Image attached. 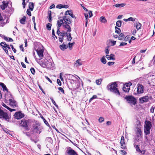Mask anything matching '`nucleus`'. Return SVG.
Masks as SVG:
<instances>
[{
  "mask_svg": "<svg viewBox=\"0 0 155 155\" xmlns=\"http://www.w3.org/2000/svg\"><path fill=\"white\" fill-rule=\"evenodd\" d=\"M117 84L116 82L110 83L107 86L108 90L115 94L116 95H120V93L117 88Z\"/></svg>",
  "mask_w": 155,
  "mask_h": 155,
  "instance_id": "nucleus-1",
  "label": "nucleus"
},
{
  "mask_svg": "<svg viewBox=\"0 0 155 155\" xmlns=\"http://www.w3.org/2000/svg\"><path fill=\"white\" fill-rule=\"evenodd\" d=\"M48 59L49 61L45 58H44L43 62H42V61L39 60L38 63L43 67L47 68H51V67L53 66L54 63L51 61H51V58L50 57H48Z\"/></svg>",
  "mask_w": 155,
  "mask_h": 155,
  "instance_id": "nucleus-2",
  "label": "nucleus"
},
{
  "mask_svg": "<svg viewBox=\"0 0 155 155\" xmlns=\"http://www.w3.org/2000/svg\"><path fill=\"white\" fill-rule=\"evenodd\" d=\"M5 98L8 99L9 101V105L12 107H15L17 106V102L14 100L12 95L9 93L8 95H5Z\"/></svg>",
  "mask_w": 155,
  "mask_h": 155,
  "instance_id": "nucleus-3",
  "label": "nucleus"
},
{
  "mask_svg": "<svg viewBox=\"0 0 155 155\" xmlns=\"http://www.w3.org/2000/svg\"><path fill=\"white\" fill-rule=\"evenodd\" d=\"M152 127V124L149 121H146L144 125V132L146 135H149L150 134V130Z\"/></svg>",
  "mask_w": 155,
  "mask_h": 155,
  "instance_id": "nucleus-4",
  "label": "nucleus"
},
{
  "mask_svg": "<svg viewBox=\"0 0 155 155\" xmlns=\"http://www.w3.org/2000/svg\"><path fill=\"white\" fill-rule=\"evenodd\" d=\"M42 127L39 123H37L33 125L31 131L33 133L35 132L38 134H40L42 131Z\"/></svg>",
  "mask_w": 155,
  "mask_h": 155,
  "instance_id": "nucleus-5",
  "label": "nucleus"
},
{
  "mask_svg": "<svg viewBox=\"0 0 155 155\" xmlns=\"http://www.w3.org/2000/svg\"><path fill=\"white\" fill-rule=\"evenodd\" d=\"M11 116L9 115L8 114L4 112V111L1 109V107L0 105V118L3 119L7 121H8L10 119Z\"/></svg>",
  "mask_w": 155,
  "mask_h": 155,
  "instance_id": "nucleus-6",
  "label": "nucleus"
},
{
  "mask_svg": "<svg viewBox=\"0 0 155 155\" xmlns=\"http://www.w3.org/2000/svg\"><path fill=\"white\" fill-rule=\"evenodd\" d=\"M65 153L69 155H78L74 150L69 147H68L66 148Z\"/></svg>",
  "mask_w": 155,
  "mask_h": 155,
  "instance_id": "nucleus-7",
  "label": "nucleus"
},
{
  "mask_svg": "<svg viewBox=\"0 0 155 155\" xmlns=\"http://www.w3.org/2000/svg\"><path fill=\"white\" fill-rule=\"evenodd\" d=\"M20 124L21 126L24 127L27 130H29L28 128V126L29 124V120H21Z\"/></svg>",
  "mask_w": 155,
  "mask_h": 155,
  "instance_id": "nucleus-8",
  "label": "nucleus"
},
{
  "mask_svg": "<svg viewBox=\"0 0 155 155\" xmlns=\"http://www.w3.org/2000/svg\"><path fill=\"white\" fill-rule=\"evenodd\" d=\"M36 51L38 57L40 58L38 59L36 58V61L38 63L39 60L40 61V60L42 59L43 58L44 56L43 53L44 52V50L43 49H37L36 50Z\"/></svg>",
  "mask_w": 155,
  "mask_h": 155,
  "instance_id": "nucleus-9",
  "label": "nucleus"
},
{
  "mask_svg": "<svg viewBox=\"0 0 155 155\" xmlns=\"http://www.w3.org/2000/svg\"><path fill=\"white\" fill-rule=\"evenodd\" d=\"M125 99L129 103L135 105L136 104V99L132 96H126Z\"/></svg>",
  "mask_w": 155,
  "mask_h": 155,
  "instance_id": "nucleus-10",
  "label": "nucleus"
},
{
  "mask_svg": "<svg viewBox=\"0 0 155 155\" xmlns=\"http://www.w3.org/2000/svg\"><path fill=\"white\" fill-rule=\"evenodd\" d=\"M137 93L139 94L143 93L144 91V87L143 86L140 84H138L137 85Z\"/></svg>",
  "mask_w": 155,
  "mask_h": 155,
  "instance_id": "nucleus-11",
  "label": "nucleus"
},
{
  "mask_svg": "<svg viewBox=\"0 0 155 155\" xmlns=\"http://www.w3.org/2000/svg\"><path fill=\"white\" fill-rule=\"evenodd\" d=\"M132 85V83L131 82L125 84L123 88V91L124 92H129L130 89V87Z\"/></svg>",
  "mask_w": 155,
  "mask_h": 155,
  "instance_id": "nucleus-12",
  "label": "nucleus"
},
{
  "mask_svg": "<svg viewBox=\"0 0 155 155\" xmlns=\"http://www.w3.org/2000/svg\"><path fill=\"white\" fill-rule=\"evenodd\" d=\"M7 21L8 19H3V17L2 16L0 13V25L3 26L7 22Z\"/></svg>",
  "mask_w": 155,
  "mask_h": 155,
  "instance_id": "nucleus-13",
  "label": "nucleus"
},
{
  "mask_svg": "<svg viewBox=\"0 0 155 155\" xmlns=\"http://www.w3.org/2000/svg\"><path fill=\"white\" fill-rule=\"evenodd\" d=\"M15 118L18 120L21 119L24 117V115L21 112H16L15 115Z\"/></svg>",
  "mask_w": 155,
  "mask_h": 155,
  "instance_id": "nucleus-14",
  "label": "nucleus"
},
{
  "mask_svg": "<svg viewBox=\"0 0 155 155\" xmlns=\"http://www.w3.org/2000/svg\"><path fill=\"white\" fill-rule=\"evenodd\" d=\"M134 147H135L136 151L139 153V154H141L142 155H143L145 154V150H141L140 149V148L138 145H135L134 144Z\"/></svg>",
  "mask_w": 155,
  "mask_h": 155,
  "instance_id": "nucleus-15",
  "label": "nucleus"
},
{
  "mask_svg": "<svg viewBox=\"0 0 155 155\" xmlns=\"http://www.w3.org/2000/svg\"><path fill=\"white\" fill-rule=\"evenodd\" d=\"M149 97L148 96H145L143 97H141L139 99V101L141 103L146 102L148 101Z\"/></svg>",
  "mask_w": 155,
  "mask_h": 155,
  "instance_id": "nucleus-16",
  "label": "nucleus"
},
{
  "mask_svg": "<svg viewBox=\"0 0 155 155\" xmlns=\"http://www.w3.org/2000/svg\"><path fill=\"white\" fill-rule=\"evenodd\" d=\"M120 144L122 148L123 149H125L126 148V145L124 142V138L123 136H122L121 137Z\"/></svg>",
  "mask_w": 155,
  "mask_h": 155,
  "instance_id": "nucleus-17",
  "label": "nucleus"
},
{
  "mask_svg": "<svg viewBox=\"0 0 155 155\" xmlns=\"http://www.w3.org/2000/svg\"><path fill=\"white\" fill-rule=\"evenodd\" d=\"M137 129L136 133L137 134V137H141L142 134V131L141 127H137Z\"/></svg>",
  "mask_w": 155,
  "mask_h": 155,
  "instance_id": "nucleus-18",
  "label": "nucleus"
},
{
  "mask_svg": "<svg viewBox=\"0 0 155 155\" xmlns=\"http://www.w3.org/2000/svg\"><path fill=\"white\" fill-rule=\"evenodd\" d=\"M114 55L113 54H111L110 55H107L106 56V57L107 59V60H115V58H114Z\"/></svg>",
  "mask_w": 155,
  "mask_h": 155,
  "instance_id": "nucleus-19",
  "label": "nucleus"
},
{
  "mask_svg": "<svg viewBox=\"0 0 155 155\" xmlns=\"http://www.w3.org/2000/svg\"><path fill=\"white\" fill-rule=\"evenodd\" d=\"M45 141L47 143V146L48 145L52 144L53 143V140L50 137H47L45 139Z\"/></svg>",
  "mask_w": 155,
  "mask_h": 155,
  "instance_id": "nucleus-20",
  "label": "nucleus"
},
{
  "mask_svg": "<svg viewBox=\"0 0 155 155\" xmlns=\"http://www.w3.org/2000/svg\"><path fill=\"white\" fill-rule=\"evenodd\" d=\"M63 21L65 22V23L70 24L71 23V21L70 20L69 17H67L65 16L63 17Z\"/></svg>",
  "mask_w": 155,
  "mask_h": 155,
  "instance_id": "nucleus-21",
  "label": "nucleus"
},
{
  "mask_svg": "<svg viewBox=\"0 0 155 155\" xmlns=\"http://www.w3.org/2000/svg\"><path fill=\"white\" fill-rule=\"evenodd\" d=\"M8 6V3L6 1H4L2 2V5H1V7L2 9H5Z\"/></svg>",
  "mask_w": 155,
  "mask_h": 155,
  "instance_id": "nucleus-22",
  "label": "nucleus"
},
{
  "mask_svg": "<svg viewBox=\"0 0 155 155\" xmlns=\"http://www.w3.org/2000/svg\"><path fill=\"white\" fill-rule=\"evenodd\" d=\"M68 12V14L70 15L72 18H74L75 19L76 18V17L73 14V13L71 11V10H67L65 13V15H67V12Z\"/></svg>",
  "mask_w": 155,
  "mask_h": 155,
  "instance_id": "nucleus-23",
  "label": "nucleus"
},
{
  "mask_svg": "<svg viewBox=\"0 0 155 155\" xmlns=\"http://www.w3.org/2000/svg\"><path fill=\"white\" fill-rule=\"evenodd\" d=\"M63 26L65 28L68 29V31H71V28L68 23H64L63 24Z\"/></svg>",
  "mask_w": 155,
  "mask_h": 155,
  "instance_id": "nucleus-24",
  "label": "nucleus"
},
{
  "mask_svg": "<svg viewBox=\"0 0 155 155\" xmlns=\"http://www.w3.org/2000/svg\"><path fill=\"white\" fill-rule=\"evenodd\" d=\"M59 48L62 51H64L68 48V46L67 45H66L63 43L62 45L59 46Z\"/></svg>",
  "mask_w": 155,
  "mask_h": 155,
  "instance_id": "nucleus-25",
  "label": "nucleus"
},
{
  "mask_svg": "<svg viewBox=\"0 0 155 155\" xmlns=\"http://www.w3.org/2000/svg\"><path fill=\"white\" fill-rule=\"evenodd\" d=\"M0 85L2 87L3 91H6L8 92V89L7 88L6 85L2 83H0Z\"/></svg>",
  "mask_w": 155,
  "mask_h": 155,
  "instance_id": "nucleus-26",
  "label": "nucleus"
},
{
  "mask_svg": "<svg viewBox=\"0 0 155 155\" xmlns=\"http://www.w3.org/2000/svg\"><path fill=\"white\" fill-rule=\"evenodd\" d=\"M126 4L125 3H122L121 4H117L113 5L114 6H115L117 8H121L124 6Z\"/></svg>",
  "mask_w": 155,
  "mask_h": 155,
  "instance_id": "nucleus-27",
  "label": "nucleus"
},
{
  "mask_svg": "<svg viewBox=\"0 0 155 155\" xmlns=\"http://www.w3.org/2000/svg\"><path fill=\"white\" fill-rule=\"evenodd\" d=\"M135 25H134V26L136 27V28L137 30L141 28V25L140 23L139 22H137Z\"/></svg>",
  "mask_w": 155,
  "mask_h": 155,
  "instance_id": "nucleus-28",
  "label": "nucleus"
},
{
  "mask_svg": "<svg viewBox=\"0 0 155 155\" xmlns=\"http://www.w3.org/2000/svg\"><path fill=\"white\" fill-rule=\"evenodd\" d=\"M63 19H61L60 20H58L57 21L58 25L59 27H61L62 24L64 23Z\"/></svg>",
  "mask_w": 155,
  "mask_h": 155,
  "instance_id": "nucleus-29",
  "label": "nucleus"
},
{
  "mask_svg": "<svg viewBox=\"0 0 155 155\" xmlns=\"http://www.w3.org/2000/svg\"><path fill=\"white\" fill-rule=\"evenodd\" d=\"M100 21L101 22L105 23L107 22V20L104 17L101 16L100 18Z\"/></svg>",
  "mask_w": 155,
  "mask_h": 155,
  "instance_id": "nucleus-30",
  "label": "nucleus"
},
{
  "mask_svg": "<svg viewBox=\"0 0 155 155\" xmlns=\"http://www.w3.org/2000/svg\"><path fill=\"white\" fill-rule=\"evenodd\" d=\"M29 8L31 11H32L34 8V4L32 2H30L29 4Z\"/></svg>",
  "mask_w": 155,
  "mask_h": 155,
  "instance_id": "nucleus-31",
  "label": "nucleus"
},
{
  "mask_svg": "<svg viewBox=\"0 0 155 155\" xmlns=\"http://www.w3.org/2000/svg\"><path fill=\"white\" fill-rule=\"evenodd\" d=\"M26 18L25 16H24L20 20V23L22 24H25V21Z\"/></svg>",
  "mask_w": 155,
  "mask_h": 155,
  "instance_id": "nucleus-32",
  "label": "nucleus"
},
{
  "mask_svg": "<svg viewBox=\"0 0 155 155\" xmlns=\"http://www.w3.org/2000/svg\"><path fill=\"white\" fill-rule=\"evenodd\" d=\"M125 35L123 33H120L118 36V39L120 40H123L125 37Z\"/></svg>",
  "mask_w": 155,
  "mask_h": 155,
  "instance_id": "nucleus-33",
  "label": "nucleus"
},
{
  "mask_svg": "<svg viewBox=\"0 0 155 155\" xmlns=\"http://www.w3.org/2000/svg\"><path fill=\"white\" fill-rule=\"evenodd\" d=\"M81 60L80 59H78L74 63L75 64H78V65L81 66L82 65V63L80 61Z\"/></svg>",
  "mask_w": 155,
  "mask_h": 155,
  "instance_id": "nucleus-34",
  "label": "nucleus"
},
{
  "mask_svg": "<svg viewBox=\"0 0 155 155\" xmlns=\"http://www.w3.org/2000/svg\"><path fill=\"white\" fill-rule=\"evenodd\" d=\"M101 61L102 63L104 64H105L106 63L107 61L104 56H103L101 59Z\"/></svg>",
  "mask_w": 155,
  "mask_h": 155,
  "instance_id": "nucleus-35",
  "label": "nucleus"
},
{
  "mask_svg": "<svg viewBox=\"0 0 155 155\" xmlns=\"http://www.w3.org/2000/svg\"><path fill=\"white\" fill-rule=\"evenodd\" d=\"M75 44V42H73L72 43H69L68 44L69 49L71 50L72 49L73 45Z\"/></svg>",
  "mask_w": 155,
  "mask_h": 155,
  "instance_id": "nucleus-36",
  "label": "nucleus"
},
{
  "mask_svg": "<svg viewBox=\"0 0 155 155\" xmlns=\"http://www.w3.org/2000/svg\"><path fill=\"white\" fill-rule=\"evenodd\" d=\"M121 24L122 21L120 20L117 21L116 23V25L119 27H120L121 26Z\"/></svg>",
  "mask_w": 155,
  "mask_h": 155,
  "instance_id": "nucleus-37",
  "label": "nucleus"
},
{
  "mask_svg": "<svg viewBox=\"0 0 155 155\" xmlns=\"http://www.w3.org/2000/svg\"><path fill=\"white\" fill-rule=\"evenodd\" d=\"M140 55H137V56H135V57L134 58L133 61H132V64H134L135 63V59L136 58H140Z\"/></svg>",
  "mask_w": 155,
  "mask_h": 155,
  "instance_id": "nucleus-38",
  "label": "nucleus"
},
{
  "mask_svg": "<svg viewBox=\"0 0 155 155\" xmlns=\"http://www.w3.org/2000/svg\"><path fill=\"white\" fill-rule=\"evenodd\" d=\"M115 32L117 34H119L121 32L120 29L119 28H117V26H115Z\"/></svg>",
  "mask_w": 155,
  "mask_h": 155,
  "instance_id": "nucleus-39",
  "label": "nucleus"
},
{
  "mask_svg": "<svg viewBox=\"0 0 155 155\" xmlns=\"http://www.w3.org/2000/svg\"><path fill=\"white\" fill-rule=\"evenodd\" d=\"M51 24L50 23H48L46 25L47 28L49 30H50L51 29Z\"/></svg>",
  "mask_w": 155,
  "mask_h": 155,
  "instance_id": "nucleus-40",
  "label": "nucleus"
},
{
  "mask_svg": "<svg viewBox=\"0 0 155 155\" xmlns=\"http://www.w3.org/2000/svg\"><path fill=\"white\" fill-rule=\"evenodd\" d=\"M102 81V79H101L97 80L96 81V84L97 85H100L101 84Z\"/></svg>",
  "mask_w": 155,
  "mask_h": 155,
  "instance_id": "nucleus-41",
  "label": "nucleus"
},
{
  "mask_svg": "<svg viewBox=\"0 0 155 155\" xmlns=\"http://www.w3.org/2000/svg\"><path fill=\"white\" fill-rule=\"evenodd\" d=\"M67 39L69 41H71L72 39V37L71 35V33H69V35H67Z\"/></svg>",
  "mask_w": 155,
  "mask_h": 155,
  "instance_id": "nucleus-42",
  "label": "nucleus"
},
{
  "mask_svg": "<svg viewBox=\"0 0 155 155\" xmlns=\"http://www.w3.org/2000/svg\"><path fill=\"white\" fill-rule=\"evenodd\" d=\"M97 97V95H94L92 97L90 98L89 100V102H91L93 99H96Z\"/></svg>",
  "mask_w": 155,
  "mask_h": 155,
  "instance_id": "nucleus-43",
  "label": "nucleus"
},
{
  "mask_svg": "<svg viewBox=\"0 0 155 155\" xmlns=\"http://www.w3.org/2000/svg\"><path fill=\"white\" fill-rule=\"evenodd\" d=\"M2 44H4L5 45V47H7V48H8V49H10V47L9 45H8L6 44V43L5 42H1V45H2Z\"/></svg>",
  "mask_w": 155,
  "mask_h": 155,
  "instance_id": "nucleus-44",
  "label": "nucleus"
},
{
  "mask_svg": "<svg viewBox=\"0 0 155 155\" xmlns=\"http://www.w3.org/2000/svg\"><path fill=\"white\" fill-rule=\"evenodd\" d=\"M56 8L59 9L62 8H63V5L61 4L58 5L56 6Z\"/></svg>",
  "mask_w": 155,
  "mask_h": 155,
  "instance_id": "nucleus-45",
  "label": "nucleus"
},
{
  "mask_svg": "<svg viewBox=\"0 0 155 155\" xmlns=\"http://www.w3.org/2000/svg\"><path fill=\"white\" fill-rule=\"evenodd\" d=\"M66 34V32L64 31H63V32H61V34L60 35V36H62V37H64Z\"/></svg>",
  "mask_w": 155,
  "mask_h": 155,
  "instance_id": "nucleus-46",
  "label": "nucleus"
},
{
  "mask_svg": "<svg viewBox=\"0 0 155 155\" xmlns=\"http://www.w3.org/2000/svg\"><path fill=\"white\" fill-rule=\"evenodd\" d=\"M50 99H51V101L52 102L53 104L54 105H55V106L56 107H58V105H57V104H56V102H55V101H54V100H53V98H51Z\"/></svg>",
  "mask_w": 155,
  "mask_h": 155,
  "instance_id": "nucleus-47",
  "label": "nucleus"
},
{
  "mask_svg": "<svg viewBox=\"0 0 155 155\" xmlns=\"http://www.w3.org/2000/svg\"><path fill=\"white\" fill-rule=\"evenodd\" d=\"M58 90L60 91L62 93L64 94V91L63 88L61 87H59L58 88Z\"/></svg>",
  "mask_w": 155,
  "mask_h": 155,
  "instance_id": "nucleus-48",
  "label": "nucleus"
},
{
  "mask_svg": "<svg viewBox=\"0 0 155 155\" xmlns=\"http://www.w3.org/2000/svg\"><path fill=\"white\" fill-rule=\"evenodd\" d=\"M129 38L130 37L129 36H127L126 37H125L124 38V41H127L128 40Z\"/></svg>",
  "mask_w": 155,
  "mask_h": 155,
  "instance_id": "nucleus-49",
  "label": "nucleus"
},
{
  "mask_svg": "<svg viewBox=\"0 0 155 155\" xmlns=\"http://www.w3.org/2000/svg\"><path fill=\"white\" fill-rule=\"evenodd\" d=\"M135 18H133L132 17H130L128 18L129 21H134L135 20Z\"/></svg>",
  "mask_w": 155,
  "mask_h": 155,
  "instance_id": "nucleus-50",
  "label": "nucleus"
},
{
  "mask_svg": "<svg viewBox=\"0 0 155 155\" xmlns=\"http://www.w3.org/2000/svg\"><path fill=\"white\" fill-rule=\"evenodd\" d=\"M98 120L100 123H101L104 121V119L103 117H100L99 119Z\"/></svg>",
  "mask_w": 155,
  "mask_h": 155,
  "instance_id": "nucleus-51",
  "label": "nucleus"
},
{
  "mask_svg": "<svg viewBox=\"0 0 155 155\" xmlns=\"http://www.w3.org/2000/svg\"><path fill=\"white\" fill-rule=\"evenodd\" d=\"M127 43L126 42H121L119 45V46H122L126 45Z\"/></svg>",
  "mask_w": 155,
  "mask_h": 155,
  "instance_id": "nucleus-52",
  "label": "nucleus"
},
{
  "mask_svg": "<svg viewBox=\"0 0 155 155\" xmlns=\"http://www.w3.org/2000/svg\"><path fill=\"white\" fill-rule=\"evenodd\" d=\"M10 46L12 48L13 51H14V52L15 53L16 52V50L15 48H14L13 45H11Z\"/></svg>",
  "mask_w": 155,
  "mask_h": 155,
  "instance_id": "nucleus-53",
  "label": "nucleus"
},
{
  "mask_svg": "<svg viewBox=\"0 0 155 155\" xmlns=\"http://www.w3.org/2000/svg\"><path fill=\"white\" fill-rule=\"evenodd\" d=\"M30 71H31V73H32V74H34L35 72V69L33 68H31L30 69Z\"/></svg>",
  "mask_w": 155,
  "mask_h": 155,
  "instance_id": "nucleus-54",
  "label": "nucleus"
},
{
  "mask_svg": "<svg viewBox=\"0 0 155 155\" xmlns=\"http://www.w3.org/2000/svg\"><path fill=\"white\" fill-rule=\"evenodd\" d=\"M154 108H155V107H154L153 106H152L150 109V112L152 113H153Z\"/></svg>",
  "mask_w": 155,
  "mask_h": 155,
  "instance_id": "nucleus-55",
  "label": "nucleus"
},
{
  "mask_svg": "<svg viewBox=\"0 0 155 155\" xmlns=\"http://www.w3.org/2000/svg\"><path fill=\"white\" fill-rule=\"evenodd\" d=\"M114 64V62H108L107 63V64L109 66H110L111 65H113Z\"/></svg>",
  "mask_w": 155,
  "mask_h": 155,
  "instance_id": "nucleus-56",
  "label": "nucleus"
},
{
  "mask_svg": "<svg viewBox=\"0 0 155 155\" xmlns=\"http://www.w3.org/2000/svg\"><path fill=\"white\" fill-rule=\"evenodd\" d=\"M57 83L59 86L61 85V81L59 79H58L57 80Z\"/></svg>",
  "mask_w": 155,
  "mask_h": 155,
  "instance_id": "nucleus-57",
  "label": "nucleus"
},
{
  "mask_svg": "<svg viewBox=\"0 0 155 155\" xmlns=\"http://www.w3.org/2000/svg\"><path fill=\"white\" fill-rule=\"evenodd\" d=\"M45 78L50 83H52V81L47 76H45Z\"/></svg>",
  "mask_w": 155,
  "mask_h": 155,
  "instance_id": "nucleus-58",
  "label": "nucleus"
},
{
  "mask_svg": "<svg viewBox=\"0 0 155 155\" xmlns=\"http://www.w3.org/2000/svg\"><path fill=\"white\" fill-rule=\"evenodd\" d=\"M62 74H62V73H60V78L61 79V81H63V78L62 77Z\"/></svg>",
  "mask_w": 155,
  "mask_h": 155,
  "instance_id": "nucleus-59",
  "label": "nucleus"
},
{
  "mask_svg": "<svg viewBox=\"0 0 155 155\" xmlns=\"http://www.w3.org/2000/svg\"><path fill=\"white\" fill-rule=\"evenodd\" d=\"M27 14L30 16H31V13L30 11H29L28 9L27 11Z\"/></svg>",
  "mask_w": 155,
  "mask_h": 155,
  "instance_id": "nucleus-60",
  "label": "nucleus"
},
{
  "mask_svg": "<svg viewBox=\"0 0 155 155\" xmlns=\"http://www.w3.org/2000/svg\"><path fill=\"white\" fill-rule=\"evenodd\" d=\"M84 16L85 17L86 20H87L88 19V15L87 14L84 13Z\"/></svg>",
  "mask_w": 155,
  "mask_h": 155,
  "instance_id": "nucleus-61",
  "label": "nucleus"
},
{
  "mask_svg": "<svg viewBox=\"0 0 155 155\" xmlns=\"http://www.w3.org/2000/svg\"><path fill=\"white\" fill-rule=\"evenodd\" d=\"M2 105L4 107L6 108L7 109H8V108H9V107H8V106H7L4 103H2Z\"/></svg>",
  "mask_w": 155,
  "mask_h": 155,
  "instance_id": "nucleus-62",
  "label": "nucleus"
},
{
  "mask_svg": "<svg viewBox=\"0 0 155 155\" xmlns=\"http://www.w3.org/2000/svg\"><path fill=\"white\" fill-rule=\"evenodd\" d=\"M88 14L89 15V17L91 18L92 16V12L91 11H89L88 12Z\"/></svg>",
  "mask_w": 155,
  "mask_h": 155,
  "instance_id": "nucleus-63",
  "label": "nucleus"
},
{
  "mask_svg": "<svg viewBox=\"0 0 155 155\" xmlns=\"http://www.w3.org/2000/svg\"><path fill=\"white\" fill-rule=\"evenodd\" d=\"M20 48L22 51H24V49L23 48V45H21L20 46Z\"/></svg>",
  "mask_w": 155,
  "mask_h": 155,
  "instance_id": "nucleus-64",
  "label": "nucleus"
}]
</instances>
